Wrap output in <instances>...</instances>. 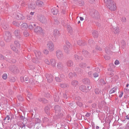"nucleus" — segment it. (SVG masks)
Segmentation results:
<instances>
[{
    "instance_id": "obj_53",
    "label": "nucleus",
    "mask_w": 129,
    "mask_h": 129,
    "mask_svg": "<svg viewBox=\"0 0 129 129\" xmlns=\"http://www.w3.org/2000/svg\"><path fill=\"white\" fill-rule=\"evenodd\" d=\"M10 118L9 116L8 115H7V116L4 119V120H5L7 119V120H9Z\"/></svg>"
},
{
    "instance_id": "obj_39",
    "label": "nucleus",
    "mask_w": 129,
    "mask_h": 129,
    "mask_svg": "<svg viewBox=\"0 0 129 129\" xmlns=\"http://www.w3.org/2000/svg\"><path fill=\"white\" fill-rule=\"evenodd\" d=\"M60 86L63 88L67 87L68 86V85L66 84H62L60 85Z\"/></svg>"
},
{
    "instance_id": "obj_5",
    "label": "nucleus",
    "mask_w": 129,
    "mask_h": 129,
    "mask_svg": "<svg viewBox=\"0 0 129 129\" xmlns=\"http://www.w3.org/2000/svg\"><path fill=\"white\" fill-rule=\"evenodd\" d=\"M71 44L68 41L66 42V45H65L63 47V49L65 52L68 53L70 51Z\"/></svg>"
},
{
    "instance_id": "obj_25",
    "label": "nucleus",
    "mask_w": 129,
    "mask_h": 129,
    "mask_svg": "<svg viewBox=\"0 0 129 129\" xmlns=\"http://www.w3.org/2000/svg\"><path fill=\"white\" fill-rule=\"evenodd\" d=\"M10 47L11 49H12L15 52H17V48H16L15 47H14L13 45H11L10 46Z\"/></svg>"
},
{
    "instance_id": "obj_47",
    "label": "nucleus",
    "mask_w": 129,
    "mask_h": 129,
    "mask_svg": "<svg viewBox=\"0 0 129 129\" xmlns=\"http://www.w3.org/2000/svg\"><path fill=\"white\" fill-rule=\"evenodd\" d=\"M56 80L58 82H60L61 81V80L59 79V77H56L55 78Z\"/></svg>"
},
{
    "instance_id": "obj_61",
    "label": "nucleus",
    "mask_w": 129,
    "mask_h": 129,
    "mask_svg": "<svg viewBox=\"0 0 129 129\" xmlns=\"http://www.w3.org/2000/svg\"><path fill=\"white\" fill-rule=\"evenodd\" d=\"M4 45V43L3 41L0 42V45L2 46H3Z\"/></svg>"
},
{
    "instance_id": "obj_17",
    "label": "nucleus",
    "mask_w": 129,
    "mask_h": 129,
    "mask_svg": "<svg viewBox=\"0 0 129 129\" xmlns=\"http://www.w3.org/2000/svg\"><path fill=\"white\" fill-rule=\"evenodd\" d=\"M117 88V87H115L112 88L109 91V93L110 94H111L115 92L116 91Z\"/></svg>"
},
{
    "instance_id": "obj_57",
    "label": "nucleus",
    "mask_w": 129,
    "mask_h": 129,
    "mask_svg": "<svg viewBox=\"0 0 129 129\" xmlns=\"http://www.w3.org/2000/svg\"><path fill=\"white\" fill-rule=\"evenodd\" d=\"M93 76L94 77L96 78L98 77L99 76V75L98 74V73H94L93 74Z\"/></svg>"
},
{
    "instance_id": "obj_6",
    "label": "nucleus",
    "mask_w": 129,
    "mask_h": 129,
    "mask_svg": "<svg viewBox=\"0 0 129 129\" xmlns=\"http://www.w3.org/2000/svg\"><path fill=\"white\" fill-rule=\"evenodd\" d=\"M11 34L8 31H6L5 33V35L4 36V39L7 42L10 41L11 39Z\"/></svg>"
},
{
    "instance_id": "obj_60",
    "label": "nucleus",
    "mask_w": 129,
    "mask_h": 129,
    "mask_svg": "<svg viewBox=\"0 0 129 129\" xmlns=\"http://www.w3.org/2000/svg\"><path fill=\"white\" fill-rule=\"evenodd\" d=\"M27 19L28 20L31 19V17L29 15H28L27 16Z\"/></svg>"
},
{
    "instance_id": "obj_38",
    "label": "nucleus",
    "mask_w": 129,
    "mask_h": 129,
    "mask_svg": "<svg viewBox=\"0 0 129 129\" xmlns=\"http://www.w3.org/2000/svg\"><path fill=\"white\" fill-rule=\"evenodd\" d=\"M13 25L18 26H19V23L16 22V21H14L13 22Z\"/></svg>"
},
{
    "instance_id": "obj_4",
    "label": "nucleus",
    "mask_w": 129,
    "mask_h": 129,
    "mask_svg": "<svg viewBox=\"0 0 129 129\" xmlns=\"http://www.w3.org/2000/svg\"><path fill=\"white\" fill-rule=\"evenodd\" d=\"M47 48L50 52L53 51L54 49V46L53 43L51 41H49L47 44Z\"/></svg>"
},
{
    "instance_id": "obj_15",
    "label": "nucleus",
    "mask_w": 129,
    "mask_h": 129,
    "mask_svg": "<svg viewBox=\"0 0 129 129\" xmlns=\"http://www.w3.org/2000/svg\"><path fill=\"white\" fill-rule=\"evenodd\" d=\"M22 30H26L28 27L27 24L26 23H23L21 25Z\"/></svg>"
},
{
    "instance_id": "obj_29",
    "label": "nucleus",
    "mask_w": 129,
    "mask_h": 129,
    "mask_svg": "<svg viewBox=\"0 0 129 129\" xmlns=\"http://www.w3.org/2000/svg\"><path fill=\"white\" fill-rule=\"evenodd\" d=\"M54 34L55 36H57L59 34V31L56 29L54 30Z\"/></svg>"
},
{
    "instance_id": "obj_30",
    "label": "nucleus",
    "mask_w": 129,
    "mask_h": 129,
    "mask_svg": "<svg viewBox=\"0 0 129 129\" xmlns=\"http://www.w3.org/2000/svg\"><path fill=\"white\" fill-rule=\"evenodd\" d=\"M27 96L29 99H30L33 98V95L30 93L28 92L27 93Z\"/></svg>"
},
{
    "instance_id": "obj_48",
    "label": "nucleus",
    "mask_w": 129,
    "mask_h": 129,
    "mask_svg": "<svg viewBox=\"0 0 129 129\" xmlns=\"http://www.w3.org/2000/svg\"><path fill=\"white\" fill-rule=\"evenodd\" d=\"M124 91L125 93H127L129 91V89L127 88H125L124 89Z\"/></svg>"
},
{
    "instance_id": "obj_62",
    "label": "nucleus",
    "mask_w": 129,
    "mask_h": 129,
    "mask_svg": "<svg viewBox=\"0 0 129 129\" xmlns=\"http://www.w3.org/2000/svg\"><path fill=\"white\" fill-rule=\"evenodd\" d=\"M92 72L91 71L88 73V74L89 77H91L92 76Z\"/></svg>"
},
{
    "instance_id": "obj_36",
    "label": "nucleus",
    "mask_w": 129,
    "mask_h": 129,
    "mask_svg": "<svg viewBox=\"0 0 129 129\" xmlns=\"http://www.w3.org/2000/svg\"><path fill=\"white\" fill-rule=\"evenodd\" d=\"M82 52L84 54V55L86 56L87 57V55L88 54V52L86 50H84Z\"/></svg>"
},
{
    "instance_id": "obj_34",
    "label": "nucleus",
    "mask_w": 129,
    "mask_h": 129,
    "mask_svg": "<svg viewBox=\"0 0 129 129\" xmlns=\"http://www.w3.org/2000/svg\"><path fill=\"white\" fill-rule=\"evenodd\" d=\"M23 34L24 36L26 37H27L29 35V34L25 30L23 32Z\"/></svg>"
},
{
    "instance_id": "obj_52",
    "label": "nucleus",
    "mask_w": 129,
    "mask_h": 129,
    "mask_svg": "<svg viewBox=\"0 0 129 129\" xmlns=\"http://www.w3.org/2000/svg\"><path fill=\"white\" fill-rule=\"evenodd\" d=\"M77 104L79 106L81 107L82 106V103L80 102H77Z\"/></svg>"
},
{
    "instance_id": "obj_54",
    "label": "nucleus",
    "mask_w": 129,
    "mask_h": 129,
    "mask_svg": "<svg viewBox=\"0 0 129 129\" xmlns=\"http://www.w3.org/2000/svg\"><path fill=\"white\" fill-rule=\"evenodd\" d=\"M69 26L68 27V32L70 33H71L72 31V29L70 27L69 28Z\"/></svg>"
},
{
    "instance_id": "obj_28",
    "label": "nucleus",
    "mask_w": 129,
    "mask_h": 129,
    "mask_svg": "<svg viewBox=\"0 0 129 129\" xmlns=\"http://www.w3.org/2000/svg\"><path fill=\"white\" fill-rule=\"evenodd\" d=\"M121 45L122 48H124L126 45V43L124 41L122 40L121 41Z\"/></svg>"
},
{
    "instance_id": "obj_43",
    "label": "nucleus",
    "mask_w": 129,
    "mask_h": 129,
    "mask_svg": "<svg viewBox=\"0 0 129 129\" xmlns=\"http://www.w3.org/2000/svg\"><path fill=\"white\" fill-rule=\"evenodd\" d=\"M54 100L55 102L58 101L59 100V99L58 98V97H57V96H54Z\"/></svg>"
},
{
    "instance_id": "obj_45",
    "label": "nucleus",
    "mask_w": 129,
    "mask_h": 129,
    "mask_svg": "<svg viewBox=\"0 0 129 129\" xmlns=\"http://www.w3.org/2000/svg\"><path fill=\"white\" fill-rule=\"evenodd\" d=\"M45 62L48 64H50V62L47 59H45L44 60Z\"/></svg>"
},
{
    "instance_id": "obj_14",
    "label": "nucleus",
    "mask_w": 129,
    "mask_h": 129,
    "mask_svg": "<svg viewBox=\"0 0 129 129\" xmlns=\"http://www.w3.org/2000/svg\"><path fill=\"white\" fill-rule=\"evenodd\" d=\"M82 82L84 83L87 85L90 84V80L88 79H84L82 80Z\"/></svg>"
},
{
    "instance_id": "obj_49",
    "label": "nucleus",
    "mask_w": 129,
    "mask_h": 129,
    "mask_svg": "<svg viewBox=\"0 0 129 129\" xmlns=\"http://www.w3.org/2000/svg\"><path fill=\"white\" fill-rule=\"evenodd\" d=\"M119 63V61L117 60H116L114 64H115L116 65H117Z\"/></svg>"
},
{
    "instance_id": "obj_9",
    "label": "nucleus",
    "mask_w": 129,
    "mask_h": 129,
    "mask_svg": "<svg viewBox=\"0 0 129 129\" xmlns=\"http://www.w3.org/2000/svg\"><path fill=\"white\" fill-rule=\"evenodd\" d=\"M46 78L48 82H50L52 81L53 77L51 75L46 74Z\"/></svg>"
},
{
    "instance_id": "obj_13",
    "label": "nucleus",
    "mask_w": 129,
    "mask_h": 129,
    "mask_svg": "<svg viewBox=\"0 0 129 129\" xmlns=\"http://www.w3.org/2000/svg\"><path fill=\"white\" fill-rule=\"evenodd\" d=\"M24 17L21 14L18 13L17 15V18L18 19H23Z\"/></svg>"
},
{
    "instance_id": "obj_64",
    "label": "nucleus",
    "mask_w": 129,
    "mask_h": 129,
    "mask_svg": "<svg viewBox=\"0 0 129 129\" xmlns=\"http://www.w3.org/2000/svg\"><path fill=\"white\" fill-rule=\"evenodd\" d=\"M44 120L45 121L48 122L49 121V119L47 117H45L44 118Z\"/></svg>"
},
{
    "instance_id": "obj_7",
    "label": "nucleus",
    "mask_w": 129,
    "mask_h": 129,
    "mask_svg": "<svg viewBox=\"0 0 129 129\" xmlns=\"http://www.w3.org/2000/svg\"><path fill=\"white\" fill-rule=\"evenodd\" d=\"M56 55L57 57L59 59H62L63 57L62 52L60 50H57L56 52Z\"/></svg>"
},
{
    "instance_id": "obj_1",
    "label": "nucleus",
    "mask_w": 129,
    "mask_h": 129,
    "mask_svg": "<svg viewBox=\"0 0 129 129\" xmlns=\"http://www.w3.org/2000/svg\"><path fill=\"white\" fill-rule=\"evenodd\" d=\"M104 3L107 7L111 11H115L116 7V4L113 0H104Z\"/></svg>"
},
{
    "instance_id": "obj_32",
    "label": "nucleus",
    "mask_w": 129,
    "mask_h": 129,
    "mask_svg": "<svg viewBox=\"0 0 129 129\" xmlns=\"http://www.w3.org/2000/svg\"><path fill=\"white\" fill-rule=\"evenodd\" d=\"M67 66H71L72 65L73 62L71 60L67 62Z\"/></svg>"
},
{
    "instance_id": "obj_26",
    "label": "nucleus",
    "mask_w": 129,
    "mask_h": 129,
    "mask_svg": "<svg viewBox=\"0 0 129 129\" xmlns=\"http://www.w3.org/2000/svg\"><path fill=\"white\" fill-rule=\"evenodd\" d=\"M57 66L59 69H61L63 68V65L60 62H59L58 63Z\"/></svg>"
},
{
    "instance_id": "obj_51",
    "label": "nucleus",
    "mask_w": 129,
    "mask_h": 129,
    "mask_svg": "<svg viewBox=\"0 0 129 129\" xmlns=\"http://www.w3.org/2000/svg\"><path fill=\"white\" fill-rule=\"evenodd\" d=\"M49 51L47 49H45L44 51V54H47L49 53Z\"/></svg>"
},
{
    "instance_id": "obj_44",
    "label": "nucleus",
    "mask_w": 129,
    "mask_h": 129,
    "mask_svg": "<svg viewBox=\"0 0 129 129\" xmlns=\"http://www.w3.org/2000/svg\"><path fill=\"white\" fill-rule=\"evenodd\" d=\"M121 20L123 22H125L126 18L124 17H122L121 18Z\"/></svg>"
},
{
    "instance_id": "obj_33",
    "label": "nucleus",
    "mask_w": 129,
    "mask_h": 129,
    "mask_svg": "<svg viewBox=\"0 0 129 129\" xmlns=\"http://www.w3.org/2000/svg\"><path fill=\"white\" fill-rule=\"evenodd\" d=\"M74 58L76 60H80V59H82L81 58H80L76 54L75 55H74Z\"/></svg>"
},
{
    "instance_id": "obj_20",
    "label": "nucleus",
    "mask_w": 129,
    "mask_h": 129,
    "mask_svg": "<svg viewBox=\"0 0 129 129\" xmlns=\"http://www.w3.org/2000/svg\"><path fill=\"white\" fill-rule=\"evenodd\" d=\"M14 34L16 37H18L19 36L20 33L18 30H16L14 32Z\"/></svg>"
},
{
    "instance_id": "obj_22",
    "label": "nucleus",
    "mask_w": 129,
    "mask_h": 129,
    "mask_svg": "<svg viewBox=\"0 0 129 129\" xmlns=\"http://www.w3.org/2000/svg\"><path fill=\"white\" fill-rule=\"evenodd\" d=\"M78 82L75 80H73L71 82L72 85L75 86L78 84Z\"/></svg>"
},
{
    "instance_id": "obj_11",
    "label": "nucleus",
    "mask_w": 129,
    "mask_h": 129,
    "mask_svg": "<svg viewBox=\"0 0 129 129\" xmlns=\"http://www.w3.org/2000/svg\"><path fill=\"white\" fill-rule=\"evenodd\" d=\"M35 31L38 33H41L42 31V28L40 27L37 26L34 29Z\"/></svg>"
},
{
    "instance_id": "obj_27",
    "label": "nucleus",
    "mask_w": 129,
    "mask_h": 129,
    "mask_svg": "<svg viewBox=\"0 0 129 129\" xmlns=\"http://www.w3.org/2000/svg\"><path fill=\"white\" fill-rule=\"evenodd\" d=\"M79 89L81 90L84 91L86 89V87L84 85H82L80 87Z\"/></svg>"
},
{
    "instance_id": "obj_55",
    "label": "nucleus",
    "mask_w": 129,
    "mask_h": 129,
    "mask_svg": "<svg viewBox=\"0 0 129 129\" xmlns=\"http://www.w3.org/2000/svg\"><path fill=\"white\" fill-rule=\"evenodd\" d=\"M84 4V2L83 1L79 2V5L80 6H82Z\"/></svg>"
},
{
    "instance_id": "obj_50",
    "label": "nucleus",
    "mask_w": 129,
    "mask_h": 129,
    "mask_svg": "<svg viewBox=\"0 0 129 129\" xmlns=\"http://www.w3.org/2000/svg\"><path fill=\"white\" fill-rule=\"evenodd\" d=\"M94 42V41H93L92 39H90L88 41L90 45H91L92 43H93Z\"/></svg>"
},
{
    "instance_id": "obj_37",
    "label": "nucleus",
    "mask_w": 129,
    "mask_h": 129,
    "mask_svg": "<svg viewBox=\"0 0 129 129\" xmlns=\"http://www.w3.org/2000/svg\"><path fill=\"white\" fill-rule=\"evenodd\" d=\"M86 66V64L85 63H81L79 65L80 66L83 68L84 67H85Z\"/></svg>"
},
{
    "instance_id": "obj_19",
    "label": "nucleus",
    "mask_w": 129,
    "mask_h": 129,
    "mask_svg": "<svg viewBox=\"0 0 129 129\" xmlns=\"http://www.w3.org/2000/svg\"><path fill=\"white\" fill-rule=\"evenodd\" d=\"M44 111L47 115L49 114V109L48 107H46L44 109Z\"/></svg>"
},
{
    "instance_id": "obj_31",
    "label": "nucleus",
    "mask_w": 129,
    "mask_h": 129,
    "mask_svg": "<svg viewBox=\"0 0 129 129\" xmlns=\"http://www.w3.org/2000/svg\"><path fill=\"white\" fill-rule=\"evenodd\" d=\"M14 44L17 48L19 47L20 46V44L19 42L16 41H15L14 42Z\"/></svg>"
},
{
    "instance_id": "obj_12",
    "label": "nucleus",
    "mask_w": 129,
    "mask_h": 129,
    "mask_svg": "<svg viewBox=\"0 0 129 129\" xmlns=\"http://www.w3.org/2000/svg\"><path fill=\"white\" fill-rule=\"evenodd\" d=\"M39 20L40 22L43 23H45L47 21V20L44 16H40L39 19Z\"/></svg>"
},
{
    "instance_id": "obj_40",
    "label": "nucleus",
    "mask_w": 129,
    "mask_h": 129,
    "mask_svg": "<svg viewBox=\"0 0 129 129\" xmlns=\"http://www.w3.org/2000/svg\"><path fill=\"white\" fill-rule=\"evenodd\" d=\"M100 92V90L96 88L95 89V92L96 94H99Z\"/></svg>"
},
{
    "instance_id": "obj_56",
    "label": "nucleus",
    "mask_w": 129,
    "mask_h": 129,
    "mask_svg": "<svg viewBox=\"0 0 129 129\" xmlns=\"http://www.w3.org/2000/svg\"><path fill=\"white\" fill-rule=\"evenodd\" d=\"M73 75L72 73H70L69 74V77L70 78H72L73 77Z\"/></svg>"
},
{
    "instance_id": "obj_8",
    "label": "nucleus",
    "mask_w": 129,
    "mask_h": 129,
    "mask_svg": "<svg viewBox=\"0 0 129 129\" xmlns=\"http://www.w3.org/2000/svg\"><path fill=\"white\" fill-rule=\"evenodd\" d=\"M112 48V46L111 45H109V46L106 47L105 49L106 52L108 54H112V52L111 51Z\"/></svg>"
},
{
    "instance_id": "obj_10",
    "label": "nucleus",
    "mask_w": 129,
    "mask_h": 129,
    "mask_svg": "<svg viewBox=\"0 0 129 129\" xmlns=\"http://www.w3.org/2000/svg\"><path fill=\"white\" fill-rule=\"evenodd\" d=\"M55 110L56 113H57L58 115H59V113L60 111V107L58 105L55 106Z\"/></svg>"
},
{
    "instance_id": "obj_46",
    "label": "nucleus",
    "mask_w": 129,
    "mask_h": 129,
    "mask_svg": "<svg viewBox=\"0 0 129 129\" xmlns=\"http://www.w3.org/2000/svg\"><path fill=\"white\" fill-rule=\"evenodd\" d=\"M22 124V125L21 126V129H25V126L24 124L23 123H21Z\"/></svg>"
},
{
    "instance_id": "obj_2",
    "label": "nucleus",
    "mask_w": 129,
    "mask_h": 129,
    "mask_svg": "<svg viewBox=\"0 0 129 129\" xmlns=\"http://www.w3.org/2000/svg\"><path fill=\"white\" fill-rule=\"evenodd\" d=\"M34 52L36 58H33L32 61L34 63L39 64V63L40 62V60L41 57V53L38 50H35Z\"/></svg>"
},
{
    "instance_id": "obj_41",
    "label": "nucleus",
    "mask_w": 129,
    "mask_h": 129,
    "mask_svg": "<svg viewBox=\"0 0 129 129\" xmlns=\"http://www.w3.org/2000/svg\"><path fill=\"white\" fill-rule=\"evenodd\" d=\"M7 77V74H3V75L2 77L3 78L5 79V80L6 79Z\"/></svg>"
},
{
    "instance_id": "obj_24",
    "label": "nucleus",
    "mask_w": 129,
    "mask_h": 129,
    "mask_svg": "<svg viewBox=\"0 0 129 129\" xmlns=\"http://www.w3.org/2000/svg\"><path fill=\"white\" fill-rule=\"evenodd\" d=\"M92 35L94 38H96L98 36V32L96 31H94L93 32Z\"/></svg>"
},
{
    "instance_id": "obj_63",
    "label": "nucleus",
    "mask_w": 129,
    "mask_h": 129,
    "mask_svg": "<svg viewBox=\"0 0 129 129\" xmlns=\"http://www.w3.org/2000/svg\"><path fill=\"white\" fill-rule=\"evenodd\" d=\"M29 28L30 29H33V27L32 25H30L28 26Z\"/></svg>"
},
{
    "instance_id": "obj_42",
    "label": "nucleus",
    "mask_w": 129,
    "mask_h": 129,
    "mask_svg": "<svg viewBox=\"0 0 129 129\" xmlns=\"http://www.w3.org/2000/svg\"><path fill=\"white\" fill-rule=\"evenodd\" d=\"M104 57L105 59L107 60H109L110 58V57L109 56L107 55H105Z\"/></svg>"
},
{
    "instance_id": "obj_58",
    "label": "nucleus",
    "mask_w": 129,
    "mask_h": 129,
    "mask_svg": "<svg viewBox=\"0 0 129 129\" xmlns=\"http://www.w3.org/2000/svg\"><path fill=\"white\" fill-rule=\"evenodd\" d=\"M21 123H23L22 122H20L18 123V125L20 128L21 127V126L22 125V124Z\"/></svg>"
},
{
    "instance_id": "obj_16",
    "label": "nucleus",
    "mask_w": 129,
    "mask_h": 129,
    "mask_svg": "<svg viewBox=\"0 0 129 129\" xmlns=\"http://www.w3.org/2000/svg\"><path fill=\"white\" fill-rule=\"evenodd\" d=\"M51 11L52 14L54 15L56 14L58 12V11L55 7H54L51 10Z\"/></svg>"
},
{
    "instance_id": "obj_23",
    "label": "nucleus",
    "mask_w": 129,
    "mask_h": 129,
    "mask_svg": "<svg viewBox=\"0 0 129 129\" xmlns=\"http://www.w3.org/2000/svg\"><path fill=\"white\" fill-rule=\"evenodd\" d=\"M39 100L40 101H42L44 103H46L47 102V101L44 99L39 98Z\"/></svg>"
},
{
    "instance_id": "obj_59",
    "label": "nucleus",
    "mask_w": 129,
    "mask_h": 129,
    "mask_svg": "<svg viewBox=\"0 0 129 129\" xmlns=\"http://www.w3.org/2000/svg\"><path fill=\"white\" fill-rule=\"evenodd\" d=\"M21 123H23L22 122H20L18 123V125L20 128L21 127V126L22 125V124Z\"/></svg>"
},
{
    "instance_id": "obj_21",
    "label": "nucleus",
    "mask_w": 129,
    "mask_h": 129,
    "mask_svg": "<svg viewBox=\"0 0 129 129\" xmlns=\"http://www.w3.org/2000/svg\"><path fill=\"white\" fill-rule=\"evenodd\" d=\"M113 31L115 34H117L119 32V29L118 28L115 27L114 28Z\"/></svg>"
},
{
    "instance_id": "obj_35",
    "label": "nucleus",
    "mask_w": 129,
    "mask_h": 129,
    "mask_svg": "<svg viewBox=\"0 0 129 129\" xmlns=\"http://www.w3.org/2000/svg\"><path fill=\"white\" fill-rule=\"evenodd\" d=\"M2 28L5 29H8L9 26L7 24L3 25H2Z\"/></svg>"
},
{
    "instance_id": "obj_3",
    "label": "nucleus",
    "mask_w": 129,
    "mask_h": 129,
    "mask_svg": "<svg viewBox=\"0 0 129 129\" xmlns=\"http://www.w3.org/2000/svg\"><path fill=\"white\" fill-rule=\"evenodd\" d=\"M36 2V4L34 2L31 3L30 5L29 6V7L31 9H35L38 7H41L43 5V2L39 0L37 1Z\"/></svg>"
},
{
    "instance_id": "obj_18",
    "label": "nucleus",
    "mask_w": 129,
    "mask_h": 129,
    "mask_svg": "<svg viewBox=\"0 0 129 129\" xmlns=\"http://www.w3.org/2000/svg\"><path fill=\"white\" fill-rule=\"evenodd\" d=\"M50 64L53 67H55L56 64V62L55 59H52L50 60Z\"/></svg>"
}]
</instances>
